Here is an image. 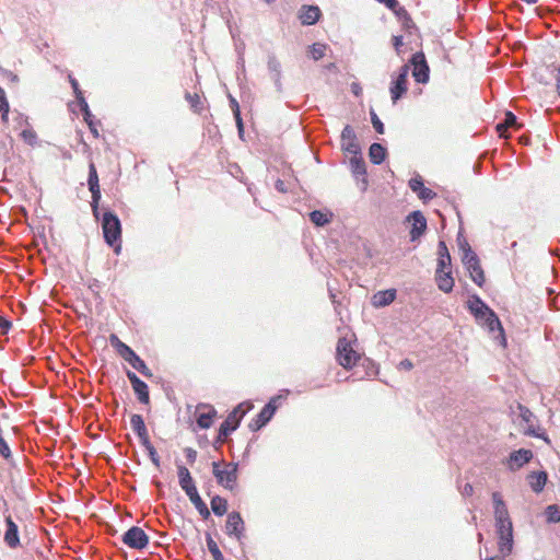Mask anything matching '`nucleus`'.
<instances>
[{
	"label": "nucleus",
	"instance_id": "f257e3e1",
	"mask_svg": "<svg viewBox=\"0 0 560 560\" xmlns=\"http://www.w3.org/2000/svg\"><path fill=\"white\" fill-rule=\"evenodd\" d=\"M494 506L495 532L500 553L509 556L513 548V525L508 508L499 492L492 493Z\"/></svg>",
	"mask_w": 560,
	"mask_h": 560
},
{
	"label": "nucleus",
	"instance_id": "de8ad7c7",
	"mask_svg": "<svg viewBox=\"0 0 560 560\" xmlns=\"http://www.w3.org/2000/svg\"><path fill=\"white\" fill-rule=\"evenodd\" d=\"M548 69L551 73H553L555 80H556V89L558 96L560 97V66L550 65L548 66Z\"/></svg>",
	"mask_w": 560,
	"mask_h": 560
},
{
	"label": "nucleus",
	"instance_id": "a19ab883",
	"mask_svg": "<svg viewBox=\"0 0 560 560\" xmlns=\"http://www.w3.org/2000/svg\"><path fill=\"white\" fill-rule=\"evenodd\" d=\"M310 219L317 226H323L330 221L329 217L319 210L312 211L310 213Z\"/></svg>",
	"mask_w": 560,
	"mask_h": 560
},
{
	"label": "nucleus",
	"instance_id": "9d476101",
	"mask_svg": "<svg viewBox=\"0 0 560 560\" xmlns=\"http://www.w3.org/2000/svg\"><path fill=\"white\" fill-rule=\"evenodd\" d=\"M88 186H89V190L91 191V195H92L91 208H92L93 214L95 217H97L98 203L101 200V187H100L97 170L93 162H90V164H89Z\"/></svg>",
	"mask_w": 560,
	"mask_h": 560
},
{
	"label": "nucleus",
	"instance_id": "79ce46f5",
	"mask_svg": "<svg viewBox=\"0 0 560 560\" xmlns=\"http://www.w3.org/2000/svg\"><path fill=\"white\" fill-rule=\"evenodd\" d=\"M207 547L210 553L212 555L213 560H224V557L220 551L218 544L210 536H208L207 538Z\"/></svg>",
	"mask_w": 560,
	"mask_h": 560
},
{
	"label": "nucleus",
	"instance_id": "4468645a",
	"mask_svg": "<svg viewBox=\"0 0 560 560\" xmlns=\"http://www.w3.org/2000/svg\"><path fill=\"white\" fill-rule=\"evenodd\" d=\"M533 458V452L526 448H520L513 451L505 459L504 464L511 471H516L530 462Z\"/></svg>",
	"mask_w": 560,
	"mask_h": 560
},
{
	"label": "nucleus",
	"instance_id": "c03bdc74",
	"mask_svg": "<svg viewBox=\"0 0 560 560\" xmlns=\"http://www.w3.org/2000/svg\"><path fill=\"white\" fill-rule=\"evenodd\" d=\"M69 82L73 89V92L75 94L78 102L80 103L81 106L84 105L85 100L83 97L82 91L80 90L78 81L72 75H69Z\"/></svg>",
	"mask_w": 560,
	"mask_h": 560
},
{
	"label": "nucleus",
	"instance_id": "e433bc0d",
	"mask_svg": "<svg viewBox=\"0 0 560 560\" xmlns=\"http://www.w3.org/2000/svg\"><path fill=\"white\" fill-rule=\"evenodd\" d=\"M546 520L548 523L560 522V506L557 504H550L545 510Z\"/></svg>",
	"mask_w": 560,
	"mask_h": 560
},
{
	"label": "nucleus",
	"instance_id": "a211bd4d",
	"mask_svg": "<svg viewBox=\"0 0 560 560\" xmlns=\"http://www.w3.org/2000/svg\"><path fill=\"white\" fill-rule=\"evenodd\" d=\"M341 148L349 154H360L361 148L353 128L347 125L341 132Z\"/></svg>",
	"mask_w": 560,
	"mask_h": 560
},
{
	"label": "nucleus",
	"instance_id": "8fccbe9b",
	"mask_svg": "<svg viewBox=\"0 0 560 560\" xmlns=\"http://www.w3.org/2000/svg\"><path fill=\"white\" fill-rule=\"evenodd\" d=\"M527 435L544 439L545 441H548V438L546 436V433L539 432V430H536L533 424H529L525 431Z\"/></svg>",
	"mask_w": 560,
	"mask_h": 560
},
{
	"label": "nucleus",
	"instance_id": "bf43d9fd",
	"mask_svg": "<svg viewBox=\"0 0 560 560\" xmlns=\"http://www.w3.org/2000/svg\"><path fill=\"white\" fill-rule=\"evenodd\" d=\"M351 90H352L353 94L357 96L361 95V93H362V88L360 86L359 83H355V82L351 84Z\"/></svg>",
	"mask_w": 560,
	"mask_h": 560
},
{
	"label": "nucleus",
	"instance_id": "7ed1b4c3",
	"mask_svg": "<svg viewBox=\"0 0 560 560\" xmlns=\"http://www.w3.org/2000/svg\"><path fill=\"white\" fill-rule=\"evenodd\" d=\"M439 259L436 266L435 280L440 290L451 292L454 287L452 277V258L444 242H440L438 246Z\"/></svg>",
	"mask_w": 560,
	"mask_h": 560
},
{
	"label": "nucleus",
	"instance_id": "39448f33",
	"mask_svg": "<svg viewBox=\"0 0 560 560\" xmlns=\"http://www.w3.org/2000/svg\"><path fill=\"white\" fill-rule=\"evenodd\" d=\"M102 230L105 242L118 252L121 240V224L118 217L110 211L105 212L102 220Z\"/></svg>",
	"mask_w": 560,
	"mask_h": 560
},
{
	"label": "nucleus",
	"instance_id": "4d7b16f0",
	"mask_svg": "<svg viewBox=\"0 0 560 560\" xmlns=\"http://www.w3.org/2000/svg\"><path fill=\"white\" fill-rule=\"evenodd\" d=\"M11 327V323L4 317L0 316V329L2 332L7 331Z\"/></svg>",
	"mask_w": 560,
	"mask_h": 560
},
{
	"label": "nucleus",
	"instance_id": "412c9836",
	"mask_svg": "<svg viewBox=\"0 0 560 560\" xmlns=\"http://www.w3.org/2000/svg\"><path fill=\"white\" fill-rule=\"evenodd\" d=\"M5 526L4 542L10 548L15 549L20 546L19 529L10 515L5 517Z\"/></svg>",
	"mask_w": 560,
	"mask_h": 560
},
{
	"label": "nucleus",
	"instance_id": "6e6d98bb",
	"mask_svg": "<svg viewBox=\"0 0 560 560\" xmlns=\"http://www.w3.org/2000/svg\"><path fill=\"white\" fill-rule=\"evenodd\" d=\"M399 370L410 371L413 368V363L409 359L400 361L398 365Z\"/></svg>",
	"mask_w": 560,
	"mask_h": 560
},
{
	"label": "nucleus",
	"instance_id": "c756f323",
	"mask_svg": "<svg viewBox=\"0 0 560 560\" xmlns=\"http://www.w3.org/2000/svg\"><path fill=\"white\" fill-rule=\"evenodd\" d=\"M369 156L373 164H381L386 156L385 148L380 143H373L369 150Z\"/></svg>",
	"mask_w": 560,
	"mask_h": 560
},
{
	"label": "nucleus",
	"instance_id": "37998d69",
	"mask_svg": "<svg viewBox=\"0 0 560 560\" xmlns=\"http://www.w3.org/2000/svg\"><path fill=\"white\" fill-rule=\"evenodd\" d=\"M9 110H10V106H9L8 100L5 97V92L0 86V112H1L2 120H4V121L8 120Z\"/></svg>",
	"mask_w": 560,
	"mask_h": 560
},
{
	"label": "nucleus",
	"instance_id": "2f4dec72",
	"mask_svg": "<svg viewBox=\"0 0 560 560\" xmlns=\"http://www.w3.org/2000/svg\"><path fill=\"white\" fill-rule=\"evenodd\" d=\"M177 475L179 479V486L183 490H186L188 487L195 485L188 468H186L185 466L179 465L177 467Z\"/></svg>",
	"mask_w": 560,
	"mask_h": 560
},
{
	"label": "nucleus",
	"instance_id": "ddd939ff",
	"mask_svg": "<svg viewBox=\"0 0 560 560\" xmlns=\"http://www.w3.org/2000/svg\"><path fill=\"white\" fill-rule=\"evenodd\" d=\"M217 417V410L208 404H199L195 410L196 423L199 429H209Z\"/></svg>",
	"mask_w": 560,
	"mask_h": 560
},
{
	"label": "nucleus",
	"instance_id": "5fc2aeb1",
	"mask_svg": "<svg viewBox=\"0 0 560 560\" xmlns=\"http://www.w3.org/2000/svg\"><path fill=\"white\" fill-rule=\"evenodd\" d=\"M184 492L186 493V495L189 498L190 501L194 500V498L199 495L195 485L188 487L186 490H184Z\"/></svg>",
	"mask_w": 560,
	"mask_h": 560
},
{
	"label": "nucleus",
	"instance_id": "3c124183",
	"mask_svg": "<svg viewBox=\"0 0 560 560\" xmlns=\"http://www.w3.org/2000/svg\"><path fill=\"white\" fill-rule=\"evenodd\" d=\"M0 454L5 458L11 457V451L7 442L3 440V438L0 435Z\"/></svg>",
	"mask_w": 560,
	"mask_h": 560
},
{
	"label": "nucleus",
	"instance_id": "864d4df0",
	"mask_svg": "<svg viewBox=\"0 0 560 560\" xmlns=\"http://www.w3.org/2000/svg\"><path fill=\"white\" fill-rule=\"evenodd\" d=\"M234 116H235L237 128L240 131H242L243 130V120L241 117L240 107H238L237 103H235Z\"/></svg>",
	"mask_w": 560,
	"mask_h": 560
},
{
	"label": "nucleus",
	"instance_id": "423d86ee",
	"mask_svg": "<svg viewBox=\"0 0 560 560\" xmlns=\"http://www.w3.org/2000/svg\"><path fill=\"white\" fill-rule=\"evenodd\" d=\"M252 408L250 405L240 404L235 407L226 417V419L221 423L219 428V433L217 438V442L224 443L226 438L237 429L241 420L246 415V412Z\"/></svg>",
	"mask_w": 560,
	"mask_h": 560
},
{
	"label": "nucleus",
	"instance_id": "603ef678",
	"mask_svg": "<svg viewBox=\"0 0 560 560\" xmlns=\"http://www.w3.org/2000/svg\"><path fill=\"white\" fill-rule=\"evenodd\" d=\"M184 452L188 463L194 464L197 459V452L191 447H186Z\"/></svg>",
	"mask_w": 560,
	"mask_h": 560
},
{
	"label": "nucleus",
	"instance_id": "cd10ccee",
	"mask_svg": "<svg viewBox=\"0 0 560 560\" xmlns=\"http://www.w3.org/2000/svg\"><path fill=\"white\" fill-rule=\"evenodd\" d=\"M398 16H400L402 19V26L406 30V35L408 36H411V37H415L417 34V30H416V26L412 22V19L409 16L408 12L406 11L405 8L400 7L398 4V7L396 8V10H393Z\"/></svg>",
	"mask_w": 560,
	"mask_h": 560
},
{
	"label": "nucleus",
	"instance_id": "bb28decb",
	"mask_svg": "<svg viewBox=\"0 0 560 560\" xmlns=\"http://www.w3.org/2000/svg\"><path fill=\"white\" fill-rule=\"evenodd\" d=\"M396 298V290L389 289L375 293L372 298V304L375 307L389 305Z\"/></svg>",
	"mask_w": 560,
	"mask_h": 560
},
{
	"label": "nucleus",
	"instance_id": "4be33fe9",
	"mask_svg": "<svg viewBox=\"0 0 560 560\" xmlns=\"http://www.w3.org/2000/svg\"><path fill=\"white\" fill-rule=\"evenodd\" d=\"M409 187L413 192L417 194L419 199L423 201L431 200L435 197V192L432 189L424 186L423 180L420 176L411 178L409 180Z\"/></svg>",
	"mask_w": 560,
	"mask_h": 560
},
{
	"label": "nucleus",
	"instance_id": "052dcab7",
	"mask_svg": "<svg viewBox=\"0 0 560 560\" xmlns=\"http://www.w3.org/2000/svg\"><path fill=\"white\" fill-rule=\"evenodd\" d=\"M282 185H283V182H279L280 191H283Z\"/></svg>",
	"mask_w": 560,
	"mask_h": 560
},
{
	"label": "nucleus",
	"instance_id": "f3484780",
	"mask_svg": "<svg viewBox=\"0 0 560 560\" xmlns=\"http://www.w3.org/2000/svg\"><path fill=\"white\" fill-rule=\"evenodd\" d=\"M245 524L238 512H231L228 515L225 524V533L229 536H234L237 540H241L244 536Z\"/></svg>",
	"mask_w": 560,
	"mask_h": 560
},
{
	"label": "nucleus",
	"instance_id": "49530a36",
	"mask_svg": "<svg viewBox=\"0 0 560 560\" xmlns=\"http://www.w3.org/2000/svg\"><path fill=\"white\" fill-rule=\"evenodd\" d=\"M311 54L315 60H319L325 55V46L320 44H313Z\"/></svg>",
	"mask_w": 560,
	"mask_h": 560
},
{
	"label": "nucleus",
	"instance_id": "aec40b11",
	"mask_svg": "<svg viewBox=\"0 0 560 560\" xmlns=\"http://www.w3.org/2000/svg\"><path fill=\"white\" fill-rule=\"evenodd\" d=\"M407 219L408 222L411 223L410 237L415 241L424 233L427 229V220L420 211H413Z\"/></svg>",
	"mask_w": 560,
	"mask_h": 560
},
{
	"label": "nucleus",
	"instance_id": "473e14b6",
	"mask_svg": "<svg viewBox=\"0 0 560 560\" xmlns=\"http://www.w3.org/2000/svg\"><path fill=\"white\" fill-rule=\"evenodd\" d=\"M210 504L212 512L218 516H222L228 512V501L220 495H214Z\"/></svg>",
	"mask_w": 560,
	"mask_h": 560
},
{
	"label": "nucleus",
	"instance_id": "9b49d317",
	"mask_svg": "<svg viewBox=\"0 0 560 560\" xmlns=\"http://www.w3.org/2000/svg\"><path fill=\"white\" fill-rule=\"evenodd\" d=\"M482 325H485L489 332L493 334V338L499 340L500 345L506 346V339L504 335V329L499 317L495 313L488 312L487 316L479 320Z\"/></svg>",
	"mask_w": 560,
	"mask_h": 560
},
{
	"label": "nucleus",
	"instance_id": "72a5a7b5",
	"mask_svg": "<svg viewBox=\"0 0 560 560\" xmlns=\"http://www.w3.org/2000/svg\"><path fill=\"white\" fill-rule=\"evenodd\" d=\"M350 167L357 175H364L366 173L364 160L360 154H351Z\"/></svg>",
	"mask_w": 560,
	"mask_h": 560
},
{
	"label": "nucleus",
	"instance_id": "1a4fd4ad",
	"mask_svg": "<svg viewBox=\"0 0 560 560\" xmlns=\"http://www.w3.org/2000/svg\"><path fill=\"white\" fill-rule=\"evenodd\" d=\"M121 541L129 548L141 550L148 546L149 537L141 527L132 526L122 534Z\"/></svg>",
	"mask_w": 560,
	"mask_h": 560
},
{
	"label": "nucleus",
	"instance_id": "a18cd8bd",
	"mask_svg": "<svg viewBox=\"0 0 560 560\" xmlns=\"http://www.w3.org/2000/svg\"><path fill=\"white\" fill-rule=\"evenodd\" d=\"M518 409H520V417L522 418V420L527 423V425L529 424H533V419L535 418L534 417V413L525 406H522L520 405L518 406Z\"/></svg>",
	"mask_w": 560,
	"mask_h": 560
},
{
	"label": "nucleus",
	"instance_id": "b1692460",
	"mask_svg": "<svg viewBox=\"0 0 560 560\" xmlns=\"http://www.w3.org/2000/svg\"><path fill=\"white\" fill-rule=\"evenodd\" d=\"M468 307L478 322L486 317L488 312H492V310L477 295H474L469 300Z\"/></svg>",
	"mask_w": 560,
	"mask_h": 560
},
{
	"label": "nucleus",
	"instance_id": "f03ea898",
	"mask_svg": "<svg viewBox=\"0 0 560 560\" xmlns=\"http://www.w3.org/2000/svg\"><path fill=\"white\" fill-rule=\"evenodd\" d=\"M457 247L462 252L460 260L465 270L468 272L472 282L481 288L486 282V277L481 267L480 258L471 248L468 241L463 236L460 230L457 231Z\"/></svg>",
	"mask_w": 560,
	"mask_h": 560
},
{
	"label": "nucleus",
	"instance_id": "a878e982",
	"mask_svg": "<svg viewBox=\"0 0 560 560\" xmlns=\"http://www.w3.org/2000/svg\"><path fill=\"white\" fill-rule=\"evenodd\" d=\"M547 478L548 476L546 471H534L527 476L528 483L532 490L536 493H539L544 490L547 482Z\"/></svg>",
	"mask_w": 560,
	"mask_h": 560
},
{
	"label": "nucleus",
	"instance_id": "680f3d73",
	"mask_svg": "<svg viewBox=\"0 0 560 560\" xmlns=\"http://www.w3.org/2000/svg\"><path fill=\"white\" fill-rule=\"evenodd\" d=\"M282 185H283V182H279L280 191H283Z\"/></svg>",
	"mask_w": 560,
	"mask_h": 560
},
{
	"label": "nucleus",
	"instance_id": "20e7f679",
	"mask_svg": "<svg viewBox=\"0 0 560 560\" xmlns=\"http://www.w3.org/2000/svg\"><path fill=\"white\" fill-rule=\"evenodd\" d=\"M212 474L218 485L228 490H234L237 483V464L225 462H213Z\"/></svg>",
	"mask_w": 560,
	"mask_h": 560
},
{
	"label": "nucleus",
	"instance_id": "2eb2a0df",
	"mask_svg": "<svg viewBox=\"0 0 560 560\" xmlns=\"http://www.w3.org/2000/svg\"><path fill=\"white\" fill-rule=\"evenodd\" d=\"M419 39V35H416L415 37L408 35L393 36V46L396 50V54L402 57L408 51H412L420 47Z\"/></svg>",
	"mask_w": 560,
	"mask_h": 560
},
{
	"label": "nucleus",
	"instance_id": "c9c22d12",
	"mask_svg": "<svg viewBox=\"0 0 560 560\" xmlns=\"http://www.w3.org/2000/svg\"><path fill=\"white\" fill-rule=\"evenodd\" d=\"M516 125V116L512 112H506L504 120L497 125V130L501 137L504 136L503 131L510 127H514Z\"/></svg>",
	"mask_w": 560,
	"mask_h": 560
},
{
	"label": "nucleus",
	"instance_id": "f704fd0d",
	"mask_svg": "<svg viewBox=\"0 0 560 560\" xmlns=\"http://www.w3.org/2000/svg\"><path fill=\"white\" fill-rule=\"evenodd\" d=\"M81 107H82V110L84 112V120L89 125L91 132L93 133V136L95 138H98L100 133H98L97 126L100 122L94 121L93 116H92L91 112L89 110V106H88L86 102H84V105H82Z\"/></svg>",
	"mask_w": 560,
	"mask_h": 560
},
{
	"label": "nucleus",
	"instance_id": "58836bf2",
	"mask_svg": "<svg viewBox=\"0 0 560 560\" xmlns=\"http://www.w3.org/2000/svg\"><path fill=\"white\" fill-rule=\"evenodd\" d=\"M141 444L144 446L145 451L148 452V455L153 463V465L159 468L160 467V456L155 450V447L152 445L150 439L141 442Z\"/></svg>",
	"mask_w": 560,
	"mask_h": 560
},
{
	"label": "nucleus",
	"instance_id": "ea45409f",
	"mask_svg": "<svg viewBox=\"0 0 560 560\" xmlns=\"http://www.w3.org/2000/svg\"><path fill=\"white\" fill-rule=\"evenodd\" d=\"M196 510L199 512L200 516L203 520H208L210 517V510L208 509L207 504L203 502L200 495L194 498V500L190 501Z\"/></svg>",
	"mask_w": 560,
	"mask_h": 560
},
{
	"label": "nucleus",
	"instance_id": "c85d7f7f",
	"mask_svg": "<svg viewBox=\"0 0 560 560\" xmlns=\"http://www.w3.org/2000/svg\"><path fill=\"white\" fill-rule=\"evenodd\" d=\"M110 345L116 349L117 353L125 360L128 361L132 354L136 352L122 342L116 335H110L109 337Z\"/></svg>",
	"mask_w": 560,
	"mask_h": 560
},
{
	"label": "nucleus",
	"instance_id": "dca6fc26",
	"mask_svg": "<svg viewBox=\"0 0 560 560\" xmlns=\"http://www.w3.org/2000/svg\"><path fill=\"white\" fill-rule=\"evenodd\" d=\"M409 72V66L405 65L401 67L400 72L396 80L393 82L390 86V97L393 103L395 104L408 90L407 86V78Z\"/></svg>",
	"mask_w": 560,
	"mask_h": 560
},
{
	"label": "nucleus",
	"instance_id": "e2e57ef3",
	"mask_svg": "<svg viewBox=\"0 0 560 560\" xmlns=\"http://www.w3.org/2000/svg\"><path fill=\"white\" fill-rule=\"evenodd\" d=\"M282 185H283V182H279L280 191H283Z\"/></svg>",
	"mask_w": 560,
	"mask_h": 560
},
{
	"label": "nucleus",
	"instance_id": "13d9d810",
	"mask_svg": "<svg viewBox=\"0 0 560 560\" xmlns=\"http://www.w3.org/2000/svg\"><path fill=\"white\" fill-rule=\"evenodd\" d=\"M474 492V488L470 483H466L463 488L462 494L465 497L471 495Z\"/></svg>",
	"mask_w": 560,
	"mask_h": 560
},
{
	"label": "nucleus",
	"instance_id": "393cba45",
	"mask_svg": "<svg viewBox=\"0 0 560 560\" xmlns=\"http://www.w3.org/2000/svg\"><path fill=\"white\" fill-rule=\"evenodd\" d=\"M130 425H131L133 432L140 439V442H143V441L150 439L142 416H140V415H132L131 418H130Z\"/></svg>",
	"mask_w": 560,
	"mask_h": 560
},
{
	"label": "nucleus",
	"instance_id": "09e8293b",
	"mask_svg": "<svg viewBox=\"0 0 560 560\" xmlns=\"http://www.w3.org/2000/svg\"><path fill=\"white\" fill-rule=\"evenodd\" d=\"M370 114H371L372 125H373L374 129L376 130V132L384 133V125L381 121V119L378 118V116L376 115V113L371 110Z\"/></svg>",
	"mask_w": 560,
	"mask_h": 560
},
{
	"label": "nucleus",
	"instance_id": "0eeeda50",
	"mask_svg": "<svg viewBox=\"0 0 560 560\" xmlns=\"http://www.w3.org/2000/svg\"><path fill=\"white\" fill-rule=\"evenodd\" d=\"M336 350L338 363L347 370L352 369L361 358L360 353L353 349L351 341L345 337L339 338Z\"/></svg>",
	"mask_w": 560,
	"mask_h": 560
},
{
	"label": "nucleus",
	"instance_id": "0e129e2a",
	"mask_svg": "<svg viewBox=\"0 0 560 560\" xmlns=\"http://www.w3.org/2000/svg\"><path fill=\"white\" fill-rule=\"evenodd\" d=\"M235 103H237L235 100H232V107H233V110L235 109Z\"/></svg>",
	"mask_w": 560,
	"mask_h": 560
},
{
	"label": "nucleus",
	"instance_id": "f8f14e48",
	"mask_svg": "<svg viewBox=\"0 0 560 560\" xmlns=\"http://www.w3.org/2000/svg\"><path fill=\"white\" fill-rule=\"evenodd\" d=\"M412 66V75L419 83H425L429 80V66L425 61L424 54L416 51L410 60Z\"/></svg>",
	"mask_w": 560,
	"mask_h": 560
},
{
	"label": "nucleus",
	"instance_id": "6ab92c4d",
	"mask_svg": "<svg viewBox=\"0 0 560 560\" xmlns=\"http://www.w3.org/2000/svg\"><path fill=\"white\" fill-rule=\"evenodd\" d=\"M127 377L131 383L132 389L141 404L148 405L150 402V395L148 385L141 381L136 373L127 371Z\"/></svg>",
	"mask_w": 560,
	"mask_h": 560
},
{
	"label": "nucleus",
	"instance_id": "5701e85b",
	"mask_svg": "<svg viewBox=\"0 0 560 560\" xmlns=\"http://www.w3.org/2000/svg\"><path fill=\"white\" fill-rule=\"evenodd\" d=\"M322 15V12L316 5H303L299 12V19L303 25L315 24Z\"/></svg>",
	"mask_w": 560,
	"mask_h": 560
},
{
	"label": "nucleus",
	"instance_id": "4c0bfd02",
	"mask_svg": "<svg viewBox=\"0 0 560 560\" xmlns=\"http://www.w3.org/2000/svg\"><path fill=\"white\" fill-rule=\"evenodd\" d=\"M185 98L186 101L189 103L190 105V108L195 112V113H200L202 110V103H201V98H200V95L197 94V93H189L187 92L185 94Z\"/></svg>",
	"mask_w": 560,
	"mask_h": 560
},
{
	"label": "nucleus",
	"instance_id": "6e6552de",
	"mask_svg": "<svg viewBox=\"0 0 560 560\" xmlns=\"http://www.w3.org/2000/svg\"><path fill=\"white\" fill-rule=\"evenodd\" d=\"M287 396L278 395L272 397L267 405L260 410V412L249 423V429L252 431H258L264 425H266L270 419L273 417L276 410L281 405V401L285 399Z\"/></svg>",
	"mask_w": 560,
	"mask_h": 560
},
{
	"label": "nucleus",
	"instance_id": "7c9ffc66",
	"mask_svg": "<svg viewBox=\"0 0 560 560\" xmlns=\"http://www.w3.org/2000/svg\"><path fill=\"white\" fill-rule=\"evenodd\" d=\"M127 362L145 377L153 376L152 371L147 366L144 361L137 353L132 354Z\"/></svg>",
	"mask_w": 560,
	"mask_h": 560
}]
</instances>
